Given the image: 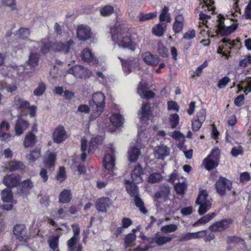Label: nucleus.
Returning a JSON list of instances; mask_svg holds the SVG:
<instances>
[{"instance_id": "45", "label": "nucleus", "mask_w": 251, "mask_h": 251, "mask_svg": "<svg viewBox=\"0 0 251 251\" xmlns=\"http://www.w3.org/2000/svg\"><path fill=\"white\" fill-rule=\"evenodd\" d=\"M41 156L40 149L36 148L32 150L29 155L27 156L28 159L31 162H34Z\"/></svg>"}, {"instance_id": "29", "label": "nucleus", "mask_w": 251, "mask_h": 251, "mask_svg": "<svg viewBox=\"0 0 251 251\" xmlns=\"http://www.w3.org/2000/svg\"><path fill=\"white\" fill-rule=\"evenodd\" d=\"M140 155V151L136 147L131 146L128 151V158L131 162H135L137 161Z\"/></svg>"}, {"instance_id": "26", "label": "nucleus", "mask_w": 251, "mask_h": 251, "mask_svg": "<svg viewBox=\"0 0 251 251\" xmlns=\"http://www.w3.org/2000/svg\"><path fill=\"white\" fill-rule=\"evenodd\" d=\"M205 231H198L196 232H188L182 235L179 238V241L183 242L190 240L194 239H199L202 238L203 235H201V232H204Z\"/></svg>"}, {"instance_id": "38", "label": "nucleus", "mask_w": 251, "mask_h": 251, "mask_svg": "<svg viewBox=\"0 0 251 251\" xmlns=\"http://www.w3.org/2000/svg\"><path fill=\"white\" fill-rule=\"evenodd\" d=\"M71 200V193L70 190L64 189L60 194L59 201L60 203H66Z\"/></svg>"}, {"instance_id": "60", "label": "nucleus", "mask_w": 251, "mask_h": 251, "mask_svg": "<svg viewBox=\"0 0 251 251\" xmlns=\"http://www.w3.org/2000/svg\"><path fill=\"white\" fill-rule=\"evenodd\" d=\"M251 64V55H246L245 58L240 60L239 65L240 67H246Z\"/></svg>"}, {"instance_id": "58", "label": "nucleus", "mask_w": 251, "mask_h": 251, "mask_svg": "<svg viewBox=\"0 0 251 251\" xmlns=\"http://www.w3.org/2000/svg\"><path fill=\"white\" fill-rule=\"evenodd\" d=\"M46 85L43 83H40L38 87L34 90L33 94L35 96H39L42 95L45 92Z\"/></svg>"}, {"instance_id": "61", "label": "nucleus", "mask_w": 251, "mask_h": 251, "mask_svg": "<svg viewBox=\"0 0 251 251\" xmlns=\"http://www.w3.org/2000/svg\"><path fill=\"white\" fill-rule=\"evenodd\" d=\"M230 79L227 76H225L222 79H220L218 82L217 86L220 89L225 88L227 83L229 82Z\"/></svg>"}, {"instance_id": "39", "label": "nucleus", "mask_w": 251, "mask_h": 251, "mask_svg": "<svg viewBox=\"0 0 251 251\" xmlns=\"http://www.w3.org/2000/svg\"><path fill=\"white\" fill-rule=\"evenodd\" d=\"M166 25L164 24H158L153 26L152 33L158 37H161L164 34L166 29Z\"/></svg>"}, {"instance_id": "47", "label": "nucleus", "mask_w": 251, "mask_h": 251, "mask_svg": "<svg viewBox=\"0 0 251 251\" xmlns=\"http://www.w3.org/2000/svg\"><path fill=\"white\" fill-rule=\"evenodd\" d=\"M198 209V213L200 215H202L206 213L211 207V202H207L205 203H200Z\"/></svg>"}, {"instance_id": "13", "label": "nucleus", "mask_w": 251, "mask_h": 251, "mask_svg": "<svg viewBox=\"0 0 251 251\" xmlns=\"http://www.w3.org/2000/svg\"><path fill=\"white\" fill-rule=\"evenodd\" d=\"M170 193V188L168 186H161L159 191L154 195V201L158 202H165L168 200Z\"/></svg>"}, {"instance_id": "4", "label": "nucleus", "mask_w": 251, "mask_h": 251, "mask_svg": "<svg viewBox=\"0 0 251 251\" xmlns=\"http://www.w3.org/2000/svg\"><path fill=\"white\" fill-rule=\"evenodd\" d=\"M213 5L214 1L212 0H200V5L197 8V10L199 11L202 9L199 16L200 19L202 21V24L203 25H205L207 23L206 20L210 18V15L203 13V12L208 11H211V13H213L215 10Z\"/></svg>"}, {"instance_id": "41", "label": "nucleus", "mask_w": 251, "mask_h": 251, "mask_svg": "<svg viewBox=\"0 0 251 251\" xmlns=\"http://www.w3.org/2000/svg\"><path fill=\"white\" fill-rule=\"evenodd\" d=\"M182 179L181 182H176L175 186L176 193L180 195L184 194L187 188L186 181L185 179L183 178Z\"/></svg>"}, {"instance_id": "22", "label": "nucleus", "mask_w": 251, "mask_h": 251, "mask_svg": "<svg viewBox=\"0 0 251 251\" xmlns=\"http://www.w3.org/2000/svg\"><path fill=\"white\" fill-rule=\"evenodd\" d=\"M111 205V201L108 198L100 199L96 202V207L98 211L105 212Z\"/></svg>"}, {"instance_id": "49", "label": "nucleus", "mask_w": 251, "mask_h": 251, "mask_svg": "<svg viewBox=\"0 0 251 251\" xmlns=\"http://www.w3.org/2000/svg\"><path fill=\"white\" fill-rule=\"evenodd\" d=\"M157 52L158 54L163 57H166L168 56V49L161 42H159L157 44Z\"/></svg>"}, {"instance_id": "50", "label": "nucleus", "mask_w": 251, "mask_h": 251, "mask_svg": "<svg viewBox=\"0 0 251 251\" xmlns=\"http://www.w3.org/2000/svg\"><path fill=\"white\" fill-rule=\"evenodd\" d=\"M66 172L64 167H60L58 171L57 172V174L55 176V178L61 183L65 180L66 179Z\"/></svg>"}, {"instance_id": "48", "label": "nucleus", "mask_w": 251, "mask_h": 251, "mask_svg": "<svg viewBox=\"0 0 251 251\" xmlns=\"http://www.w3.org/2000/svg\"><path fill=\"white\" fill-rule=\"evenodd\" d=\"M30 33V30L27 28L21 27L16 33L18 37L22 39H25L28 37Z\"/></svg>"}, {"instance_id": "7", "label": "nucleus", "mask_w": 251, "mask_h": 251, "mask_svg": "<svg viewBox=\"0 0 251 251\" xmlns=\"http://www.w3.org/2000/svg\"><path fill=\"white\" fill-rule=\"evenodd\" d=\"M68 74L73 75L75 77L86 78L90 77L92 72L87 68L81 65H75L70 68L67 71Z\"/></svg>"}, {"instance_id": "54", "label": "nucleus", "mask_w": 251, "mask_h": 251, "mask_svg": "<svg viewBox=\"0 0 251 251\" xmlns=\"http://www.w3.org/2000/svg\"><path fill=\"white\" fill-rule=\"evenodd\" d=\"M162 176L159 173H154L151 174L148 178V182L151 183H157L161 181Z\"/></svg>"}, {"instance_id": "34", "label": "nucleus", "mask_w": 251, "mask_h": 251, "mask_svg": "<svg viewBox=\"0 0 251 251\" xmlns=\"http://www.w3.org/2000/svg\"><path fill=\"white\" fill-rule=\"evenodd\" d=\"M29 103L28 101L20 98L17 96H15L13 101V105L17 108H24L27 109L29 107Z\"/></svg>"}, {"instance_id": "18", "label": "nucleus", "mask_w": 251, "mask_h": 251, "mask_svg": "<svg viewBox=\"0 0 251 251\" xmlns=\"http://www.w3.org/2000/svg\"><path fill=\"white\" fill-rule=\"evenodd\" d=\"M91 29L89 26L83 25L78 26L77 36L80 40L85 41L91 37Z\"/></svg>"}, {"instance_id": "16", "label": "nucleus", "mask_w": 251, "mask_h": 251, "mask_svg": "<svg viewBox=\"0 0 251 251\" xmlns=\"http://www.w3.org/2000/svg\"><path fill=\"white\" fill-rule=\"evenodd\" d=\"M170 150L169 147L163 144L155 147L153 150V155L155 158L164 160L170 154Z\"/></svg>"}, {"instance_id": "1", "label": "nucleus", "mask_w": 251, "mask_h": 251, "mask_svg": "<svg viewBox=\"0 0 251 251\" xmlns=\"http://www.w3.org/2000/svg\"><path fill=\"white\" fill-rule=\"evenodd\" d=\"M111 39L115 44L123 49L134 51L136 44L133 41L129 29L124 25H115L110 29Z\"/></svg>"}, {"instance_id": "5", "label": "nucleus", "mask_w": 251, "mask_h": 251, "mask_svg": "<svg viewBox=\"0 0 251 251\" xmlns=\"http://www.w3.org/2000/svg\"><path fill=\"white\" fill-rule=\"evenodd\" d=\"M220 150L218 148H214L210 154L204 159L202 164L207 170L216 168L219 164Z\"/></svg>"}, {"instance_id": "23", "label": "nucleus", "mask_w": 251, "mask_h": 251, "mask_svg": "<svg viewBox=\"0 0 251 251\" xmlns=\"http://www.w3.org/2000/svg\"><path fill=\"white\" fill-rule=\"evenodd\" d=\"M29 126L28 122L22 118H19L16 122L14 127L16 135H21Z\"/></svg>"}, {"instance_id": "51", "label": "nucleus", "mask_w": 251, "mask_h": 251, "mask_svg": "<svg viewBox=\"0 0 251 251\" xmlns=\"http://www.w3.org/2000/svg\"><path fill=\"white\" fill-rule=\"evenodd\" d=\"M87 149V143L84 137L82 138L81 140V151L82 152L81 158L82 161H84L86 158V151Z\"/></svg>"}, {"instance_id": "11", "label": "nucleus", "mask_w": 251, "mask_h": 251, "mask_svg": "<svg viewBox=\"0 0 251 251\" xmlns=\"http://www.w3.org/2000/svg\"><path fill=\"white\" fill-rule=\"evenodd\" d=\"M236 28L234 25L226 26L225 25L223 19L219 18L217 25L216 31L217 33L222 36H227L232 32Z\"/></svg>"}, {"instance_id": "12", "label": "nucleus", "mask_w": 251, "mask_h": 251, "mask_svg": "<svg viewBox=\"0 0 251 251\" xmlns=\"http://www.w3.org/2000/svg\"><path fill=\"white\" fill-rule=\"evenodd\" d=\"M141 58L144 62L148 65L154 67L159 64L160 58L157 55L152 54L151 52L146 51L142 54Z\"/></svg>"}, {"instance_id": "31", "label": "nucleus", "mask_w": 251, "mask_h": 251, "mask_svg": "<svg viewBox=\"0 0 251 251\" xmlns=\"http://www.w3.org/2000/svg\"><path fill=\"white\" fill-rule=\"evenodd\" d=\"M1 194V200L3 202H11L13 204L17 203V201L13 199V195L10 189H4L2 191Z\"/></svg>"}, {"instance_id": "46", "label": "nucleus", "mask_w": 251, "mask_h": 251, "mask_svg": "<svg viewBox=\"0 0 251 251\" xmlns=\"http://www.w3.org/2000/svg\"><path fill=\"white\" fill-rule=\"evenodd\" d=\"M59 236H51L48 240L50 248L53 250H55L58 247Z\"/></svg>"}, {"instance_id": "17", "label": "nucleus", "mask_w": 251, "mask_h": 251, "mask_svg": "<svg viewBox=\"0 0 251 251\" xmlns=\"http://www.w3.org/2000/svg\"><path fill=\"white\" fill-rule=\"evenodd\" d=\"M232 223V219H225L217 222L211 225L209 227V229L213 232L222 231L228 228Z\"/></svg>"}, {"instance_id": "52", "label": "nucleus", "mask_w": 251, "mask_h": 251, "mask_svg": "<svg viewBox=\"0 0 251 251\" xmlns=\"http://www.w3.org/2000/svg\"><path fill=\"white\" fill-rule=\"evenodd\" d=\"M179 117L177 114H171L169 118V122L172 128H175L178 124Z\"/></svg>"}, {"instance_id": "14", "label": "nucleus", "mask_w": 251, "mask_h": 251, "mask_svg": "<svg viewBox=\"0 0 251 251\" xmlns=\"http://www.w3.org/2000/svg\"><path fill=\"white\" fill-rule=\"evenodd\" d=\"M53 43H51L47 39H42L39 42H33L34 49H37L38 47L40 48V52L42 54H47L49 52L50 49H52Z\"/></svg>"}, {"instance_id": "63", "label": "nucleus", "mask_w": 251, "mask_h": 251, "mask_svg": "<svg viewBox=\"0 0 251 251\" xmlns=\"http://www.w3.org/2000/svg\"><path fill=\"white\" fill-rule=\"evenodd\" d=\"M222 42L225 44V46L228 48L229 49H231L236 45L239 42V40H236L233 41H231L229 40L224 39L222 40Z\"/></svg>"}, {"instance_id": "44", "label": "nucleus", "mask_w": 251, "mask_h": 251, "mask_svg": "<svg viewBox=\"0 0 251 251\" xmlns=\"http://www.w3.org/2000/svg\"><path fill=\"white\" fill-rule=\"evenodd\" d=\"M208 194L205 190H201L200 192L198 197L196 201L197 204L207 202H211L207 199Z\"/></svg>"}, {"instance_id": "3", "label": "nucleus", "mask_w": 251, "mask_h": 251, "mask_svg": "<svg viewBox=\"0 0 251 251\" xmlns=\"http://www.w3.org/2000/svg\"><path fill=\"white\" fill-rule=\"evenodd\" d=\"M126 189L128 194L134 197L135 205L139 208L140 211L143 214H146L147 210L144 206V203L138 196V188L136 183L131 182L129 180L126 181Z\"/></svg>"}, {"instance_id": "21", "label": "nucleus", "mask_w": 251, "mask_h": 251, "mask_svg": "<svg viewBox=\"0 0 251 251\" xmlns=\"http://www.w3.org/2000/svg\"><path fill=\"white\" fill-rule=\"evenodd\" d=\"M119 58L121 60L123 70L126 74H129L132 71V68L137 66V62L134 58H130L126 60H124L120 57Z\"/></svg>"}, {"instance_id": "59", "label": "nucleus", "mask_w": 251, "mask_h": 251, "mask_svg": "<svg viewBox=\"0 0 251 251\" xmlns=\"http://www.w3.org/2000/svg\"><path fill=\"white\" fill-rule=\"evenodd\" d=\"M136 236L134 233H129L125 237V244L126 248H127L129 244L135 240Z\"/></svg>"}, {"instance_id": "53", "label": "nucleus", "mask_w": 251, "mask_h": 251, "mask_svg": "<svg viewBox=\"0 0 251 251\" xmlns=\"http://www.w3.org/2000/svg\"><path fill=\"white\" fill-rule=\"evenodd\" d=\"M156 15V12H151L147 14L141 13L139 16V19L140 21H148L155 18Z\"/></svg>"}, {"instance_id": "35", "label": "nucleus", "mask_w": 251, "mask_h": 251, "mask_svg": "<svg viewBox=\"0 0 251 251\" xmlns=\"http://www.w3.org/2000/svg\"><path fill=\"white\" fill-rule=\"evenodd\" d=\"M102 138L101 137L92 138L89 143V147L88 150V153H93L97 148V146L102 143Z\"/></svg>"}, {"instance_id": "27", "label": "nucleus", "mask_w": 251, "mask_h": 251, "mask_svg": "<svg viewBox=\"0 0 251 251\" xmlns=\"http://www.w3.org/2000/svg\"><path fill=\"white\" fill-rule=\"evenodd\" d=\"M143 174V170L140 165H138L133 170L131 177L132 181L133 183H139L143 181V178L141 176V175Z\"/></svg>"}, {"instance_id": "36", "label": "nucleus", "mask_w": 251, "mask_h": 251, "mask_svg": "<svg viewBox=\"0 0 251 251\" xmlns=\"http://www.w3.org/2000/svg\"><path fill=\"white\" fill-rule=\"evenodd\" d=\"M111 123L116 127L121 126L124 123V118L119 114H114L110 118Z\"/></svg>"}, {"instance_id": "56", "label": "nucleus", "mask_w": 251, "mask_h": 251, "mask_svg": "<svg viewBox=\"0 0 251 251\" xmlns=\"http://www.w3.org/2000/svg\"><path fill=\"white\" fill-rule=\"evenodd\" d=\"M2 3L10 8L11 10H17L16 0H1Z\"/></svg>"}, {"instance_id": "57", "label": "nucleus", "mask_w": 251, "mask_h": 251, "mask_svg": "<svg viewBox=\"0 0 251 251\" xmlns=\"http://www.w3.org/2000/svg\"><path fill=\"white\" fill-rule=\"evenodd\" d=\"M177 228V226L175 224H170L162 226L161 230L164 233L172 232L175 231Z\"/></svg>"}, {"instance_id": "2", "label": "nucleus", "mask_w": 251, "mask_h": 251, "mask_svg": "<svg viewBox=\"0 0 251 251\" xmlns=\"http://www.w3.org/2000/svg\"><path fill=\"white\" fill-rule=\"evenodd\" d=\"M89 104L91 107L96 106L95 111L92 113L90 117L91 120L95 119L102 113L105 106V96L101 92L94 93Z\"/></svg>"}, {"instance_id": "30", "label": "nucleus", "mask_w": 251, "mask_h": 251, "mask_svg": "<svg viewBox=\"0 0 251 251\" xmlns=\"http://www.w3.org/2000/svg\"><path fill=\"white\" fill-rule=\"evenodd\" d=\"M150 105L149 103H144L143 104L139 115L141 121L148 120L151 115Z\"/></svg>"}, {"instance_id": "64", "label": "nucleus", "mask_w": 251, "mask_h": 251, "mask_svg": "<svg viewBox=\"0 0 251 251\" xmlns=\"http://www.w3.org/2000/svg\"><path fill=\"white\" fill-rule=\"evenodd\" d=\"M244 16L246 19H251V0H250L246 8Z\"/></svg>"}, {"instance_id": "10", "label": "nucleus", "mask_w": 251, "mask_h": 251, "mask_svg": "<svg viewBox=\"0 0 251 251\" xmlns=\"http://www.w3.org/2000/svg\"><path fill=\"white\" fill-rule=\"evenodd\" d=\"M13 233L20 242L26 243L28 240L27 230L24 225H17L14 227Z\"/></svg>"}, {"instance_id": "32", "label": "nucleus", "mask_w": 251, "mask_h": 251, "mask_svg": "<svg viewBox=\"0 0 251 251\" xmlns=\"http://www.w3.org/2000/svg\"><path fill=\"white\" fill-rule=\"evenodd\" d=\"M36 142V136L31 132H28L25 136L24 141V146L28 148L34 145Z\"/></svg>"}, {"instance_id": "42", "label": "nucleus", "mask_w": 251, "mask_h": 251, "mask_svg": "<svg viewBox=\"0 0 251 251\" xmlns=\"http://www.w3.org/2000/svg\"><path fill=\"white\" fill-rule=\"evenodd\" d=\"M25 168V166L23 163L19 161H13L9 165V169L11 172L23 170Z\"/></svg>"}, {"instance_id": "25", "label": "nucleus", "mask_w": 251, "mask_h": 251, "mask_svg": "<svg viewBox=\"0 0 251 251\" xmlns=\"http://www.w3.org/2000/svg\"><path fill=\"white\" fill-rule=\"evenodd\" d=\"M137 92L141 97L146 99L152 98L154 96V94L151 91L147 90V87L143 84L142 81L140 82Z\"/></svg>"}, {"instance_id": "20", "label": "nucleus", "mask_w": 251, "mask_h": 251, "mask_svg": "<svg viewBox=\"0 0 251 251\" xmlns=\"http://www.w3.org/2000/svg\"><path fill=\"white\" fill-rule=\"evenodd\" d=\"M40 54L37 52V49H32L29 54L26 64L30 67H35L38 65Z\"/></svg>"}, {"instance_id": "19", "label": "nucleus", "mask_w": 251, "mask_h": 251, "mask_svg": "<svg viewBox=\"0 0 251 251\" xmlns=\"http://www.w3.org/2000/svg\"><path fill=\"white\" fill-rule=\"evenodd\" d=\"M20 181V176L12 174L5 176L3 179V183L7 187H14L19 184Z\"/></svg>"}, {"instance_id": "6", "label": "nucleus", "mask_w": 251, "mask_h": 251, "mask_svg": "<svg viewBox=\"0 0 251 251\" xmlns=\"http://www.w3.org/2000/svg\"><path fill=\"white\" fill-rule=\"evenodd\" d=\"M107 148V150L103 160V166L105 170L112 172L115 166V150L112 145H109Z\"/></svg>"}, {"instance_id": "28", "label": "nucleus", "mask_w": 251, "mask_h": 251, "mask_svg": "<svg viewBox=\"0 0 251 251\" xmlns=\"http://www.w3.org/2000/svg\"><path fill=\"white\" fill-rule=\"evenodd\" d=\"M79 240V238L72 237L67 241L68 251H82V246L81 245L78 244L77 246H76Z\"/></svg>"}, {"instance_id": "40", "label": "nucleus", "mask_w": 251, "mask_h": 251, "mask_svg": "<svg viewBox=\"0 0 251 251\" xmlns=\"http://www.w3.org/2000/svg\"><path fill=\"white\" fill-rule=\"evenodd\" d=\"M172 239L171 237L157 234L153 238V240L157 245L161 246L170 242Z\"/></svg>"}, {"instance_id": "24", "label": "nucleus", "mask_w": 251, "mask_h": 251, "mask_svg": "<svg viewBox=\"0 0 251 251\" xmlns=\"http://www.w3.org/2000/svg\"><path fill=\"white\" fill-rule=\"evenodd\" d=\"M56 155L55 153L48 151L44 160V165L51 171L54 170V163L56 160Z\"/></svg>"}, {"instance_id": "37", "label": "nucleus", "mask_w": 251, "mask_h": 251, "mask_svg": "<svg viewBox=\"0 0 251 251\" xmlns=\"http://www.w3.org/2000/svg\"><path fill=\"white\" fill-rule=\"evenodd\" d=\"M81 58L84 62L89 63L93 60L94 57L90 50L85 49L81 53Z\"/></svg>"}, {"instance_id": "55", "label": "nucleus", "mask_w": 251, "mask_h": 251, "mask_svg": "<svg viewBox=\"0 0 251 251\" xmlns=\"http://www.w3.org/2000/svg\"><path fill=\"white\" fill-rule=\"evenodd\" d=\"M114 12V8L112 6L106 5L100 9V14L103 16H107L111 15Z\"/></svg>"}, {"instance_id": "33", "label": "nucleus", "mask_w": 251, "mask_h": 251, "mask_svg": "<svg viewBox=\"0 0 251 251\" xmlns=\"http://www.w3.org/2000/svg\"><path fill=\"white\" fill-rule=\"evenodd\" d=\"M184 18L182 15H177L175 18V22L173 25V30L175 33L180 32L183 27Z\"/></svg>"}, {"instance_id": "8", "label": "nucleus", "mask_w": 251, "mask_h": 251, "mask_svg": "<svg viewBox=\"0 0 251 251\" xmlns=\"http://www.w3.org/2000/svg\"><path fill=\"white\" fill-rule=\"evenodd\" d=\"M215 185L217 192L221 196L225 195L227 191H230L232 188L231 182L222 176L219 177Z\"/></svg>"}, {"instance_id": "62", "label": "nucleus", "mask_w": 251, "mask_h": 251, "mask_svg": "<svg viewBox=\"0 0 251 251\" xmlns=\"http://www.w3.org/2000/svg\"><path fill=\"white\" fill-rule=\"evenodd\" d=\"M206 111L204 109H201L197 114L195 119L203 123L205 120Z\"/></svg>"}, {"instance_id": "43", "label": "nucleus", "mask_w": 251, "mask_h": 251, "mask_svg": "<svg viewBox=\"0 0 251 251\" xmlns=\"http://www.w3.org/2000/svg\"><path fill=\"white\" fill-rule=\"evenodd\" d=\"M169 8L164 6L159 16V20L160 22H166L170 23L171 21V18L170 14L168 13Z\"/></svg>"}, {"instance_id": "9", "label": "nucleus", "mask_w": 251, "mask_h": 251, "mask_svg": "<svg viewBox=\"0 0 251 251\" xmlns=\"http://www.w3.org/2000/svg\"><path fill=\"white\" fill-rule=\"evenodd\" d=\"M74 45V43L72 40L65 42L56 41L53 43L52 50L55 52H61L67 54Z\"/></svg>"}, {"instance_id": "15", "label": "nucleus", "mask_w": 251, "mask_h": 251, "mask_svg": "<svg viewBox=\"0 0 251 251\" xmlns=\"http://www.w3.org/2000/svg\"><path fill=\"white\" fill-rule=\"evenodd\" d=\"M52 138L56 143H61L66 140L68 135L64 126H60L55 128L52 133Z\"/></svg>"}]
</instances>
